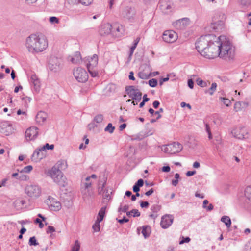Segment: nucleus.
Returning <instances> with one entry per match:
<instances>
[{
  "label": "nucleus",
  "instance_id": "1",
  "mask_svg": "<svg viewBox=\"0 0 251 251\" xmlns=\"http://www.w3.org/2000/svg\"><path fill=\"white\" fill-rule=\"evenodd\" d=\"M224 36H220L214 42L210 41L203 56L213 59L219 56L225 60L232 59L234 56V49L228 40H223Z\"/></svg>",
  "mask_w": 251,
  "mask_h": 251
},
{
  "label": "nucleus",
  "instance_id": "2",
  "mask_svg": "<svg viewBox=\"0 0 251 251\" xmlns=\"http://www.w3.org/2000/svg\"><path fill=\"white\" fill-rule=\"evenodd\" d=\"M48 41L43 35L31 34L26 40V47L28 51L33 53L44 51L48 47Z\"/></svg>",
  "mask_w": 251,
  "mask_h": 251
},
{
  "label": "nucleus",
  "instance_id": "3",
  "mask_svg": "<svg viewBox=\"0 0 251 251\" xmlns=\"http://www.w3.org/2000/svg\"><path fill=\"white\" fill-rule=\"evenodd\" d=\"M47 175L59 186L64 187L67 185L66 177L58 168L55 167H52L51 169L49 170Z\"/></svg>",
  "mask_w": 251,
  "mask_h": 251
},
{
  "label": "nucleus",
  "instance_id": "4",
  "mask_svg": "<svg viewBox=\"0 0 251 251\" xmlns=\"http://www.w3.org/2000/svg\"><path fill=\"white\" fill-rule=\"evenodd\" d=\"M209 35L201 36L196 43V49L203 56V53L207 50V47L211 41Z\"/></svg>",
  "mask_w": 251,
  "mask_h": 251
},
{
  "label": "nucleus",
  "instance_id": "5",
  "mask_svg": "<svg viewBox=\"0 0 251 251\" xmlns=\"http://www.w3.org/2000/svg\"><path fill=\"white\" fill-rule=\"evenodd\" d=\"M136 11L135 8L129 6L123 7L120 11V16L128 20H133L136 16Z\"/></svg>",
  "mask_w": 251,
  "mask_h": 251
},
{
  "label": "nucleus",
  "instance_id": "6",
  "mask_svg": "<svg viewBox=\"0 0 251 251\" xmlns=\"http://www.w3.org/2000/svg\"><path fill=\"white\" fill-rule=\"evenodd\" d=\"M126 92L133 100L139 102L142 99V93L134 86H127L126 87Z\"/></svg>",
  "mask_w": 251,
  "mask_h": 251
},
{
  "label": "nucleus",
  "instance_id": "7",
  "mask_svg": "<svg viewBox=\"0 0 251 251\" xmlns=\"http://www.w3.org/2000/svg\"><path fill=\"white\" fill-rule=\"evenodd\" d=\"M73 75L76 80L79 82H85L88 78L87 72L82 68H77L74 69Z\"/></svg>",
  "mask_w": 251,
  "mask_h": 251
},
{
  "label": "nucleus",
  "instance_id": "8",
  "mask_svg": "<svg viewBox=\"0 0 251 251\" xmlns=\"http://www.w3.org/2000/svg\"><path fill=\"white\" fill-rule=\"evenodd\" d=\"M183 149L182 145L178 142H173L165 146L163 149L165 152L175 154L179 152Z\"/></svg>",
  "mask_w": 251,
  "mask_h": 251
},
{
  "label": "nucleus",
  "instance_id": "9",
  "mask_svg": "<svg viewBox=\"0 0 251 251\" xmlns=\"http://www.w3.org/2000/svg\"><path fill=\"white\" fill-rule=\"evenodd\" d=\"M25 192L30 197H38L41 193V188L36 185H30L26 187Z\"/></svg>",
  "mask_w": 251,
  "mask_h": 251
},
{
  "label": "nucleus",
  "instance_id": "10",
  "mask_svg": "<svg viewBox=\"0 0 251 251\" xmlns=\"http://www.w3.org/2000/svg\"><path fill=\"white\" fill-rule=\"evenodd\" d=\"M178 36L176 32L173 30L165 31L162 36L163 40L167 43H173L177 39Z\"/></svg>",
  "mask_w": 251,
  "mask_h": 251
},
{
  "label": "nucleus",
  "instance_id": "11",
  "mask_svg": "<svg viewBox=\"0 0 251 251\" xmlns=\"http://www.w3.org/2000/svg\"><path fill=\"white\" fill-rule=\"evenodd\" d=\"M47 203L51 210L58 211L61 208V203L52 197H49Z\"/></svg>",
  "mask_w": 251,
  "mask_h": 251
},
{
  "label": "nucleus",
  "instance_id": "12",
  "mask_svg": "<svg viewBox=\"0 0 251 251\" xmlns=\"http://www.w3.org/2000/svg\"><path fill=\"white\" fill-rule=\"evenodd\" d=\"M219 18L220 20H217L215 23H211V27L215 31L222 29L224 27L226 16L225 14H221L219 15Z\"/></svg>",
  "mask_w": 251,
  "mask_h": 251
},
{
  "label": "nucleus",
  "instance_id": "13",
  "mask_svg": "<svg viewBox=\"0 0 251 251\" xmlns=\"http://www.w3.org/2000/svg\"><path fill=\"white\" fill-rule=\"evenodd\" d=\"M38 128L35 126L28 128L25 132L26 139L28 141L35 140L38 135Z\"/></svg>",
  "mask_w": 251,
  "mask_h": 251
},
{
  "label": "nucleus",
  "instance_id": "14",
  "mask_svg": "<svg viewBox=\"0 0 251 251\" xmlns=\"http://www.w3.org/2000/svg\"><path fill=\"white\" fill-rule=\"evenodd\" d=\"M61 59L55 57L50 58L49 62V69L54 72L59 70L61 65Z\"/></svg>",
  "mask_w": 251,
  "mask_h": 251
},
{
  "label": "nucleus",
  "instance_id": "15",
  "mask_svg": "<svg viewBox=\"0 0 251 251\" xmlns=\"http://www.w3.org/2000/svg\"><path fill=\"white\" fill-rule=\"evenodd\" d=\"M12 127L11 124L7 121H4L0 123V132L6 135L12 132Z\"/></svg>",
  "mask_w": 251,
  "mask_h": 251
},
{
  "label": "nucleus",
  "instance_id": "16",
  "mask_svg": "<svg viewBox=\"0 0 251 251\" xmlns=\"http://www.w3.org/2000/svg\"><path fill=\"white\" fill-rule=\"evenodd\" d=\"M233 136L239 139H243L245 138L247 132L244 127H237L231 131Z\"/></svg>",
  "mask_w": 251,
  "mask_h": 251
},
{
  "label": "nucleus",
  "instance_id": "17",
  "mask_svg": "<svg viewBox=\"0 0 251 251\" xmlns=\"http://www.w3.org/2000/svg\"><path fill=\"white\" fill-rule=\"evenodd\" d=\"M173 217L171 215H166L161 218L160 225L161 227L166 229L169 227L172 224Z\"/></svg>",
  "mask_w": 251,
  "mask_h": 251
},
{
  "label": "nucleus",
  "instance_id": "18",
  "mask_svg": "<svg viewBox=\"0 0 251 251\" xmlns=\"http://www.w3.org/2000/svg\"><path fill=\"white\" fill-rule=\"evenodd\" d=\"M188 22L189 19L187 18H184L174 22L173 23V25L176 29H182L188 24Z\"/></svg>",
  "mask_w": 251,
  "mask_h": 251
},
{
  "label": "nucleus",
  "instance_id": "19",
  "mask_svg": "<svg viewBox=\"0 0 251 251\" xmlns=\"http://www.w3.org/2000/svg\"><path fill=\"white\" fill-rule=\"evenodd\" d=\"M100 34L101 36H105L112 32V25L109 23L102 25L99 29Z\"/></svg>",
  "mask_w": 251,
  "mask_h": 251
},
{
  "label": "nucleus",
  "instance_id": "20",
  "mask_svg": "<svg viewBox=\"0 0 251 251\" xmlns=\"http://www.w3.org/2000/svg\"><path fill=\"white\" fill-rule=\"evenodd\" d=\"M86 66L87 69L90 67L94 68L97 66L98 62V57L97 54H94L92 57L88 56L86 58Z\"/></svg>",
  "mask_w": 251,
  "mask_h": 251
},
{
  "label": "nucleus",
  "instance_id": "21",
  "mask_svg": "<svg viewBox=\"0 0 251 251\" xmlns=\"http://www.w3.org/2000/svg\"><path fill=\"white\" fill-rule=\"evenodd\" d=\"M30 81L34 86L35 91L38 92L40 88V81L35 75H32L31 76Z\"/></svg>",
  "mask_w": 251,
  "mask_h": 251
},
{
  "label": "nucleus",
  "instance_id": "22",
  "mask_svg": "<svg viewBox=\"0 0 251 251\" xmlns=\"http://www.w3.org/2000/svg\"><path fill=\"white\" fill-rule=\"evenodd\" d=\"M46 151L41 150V148L38 150L35 151L32 155V159L35 160L36 161L41 160L46 156Z\"/></svg>",
  "mask_w": 251,
  "mask_h": 251
},
{
  "label": "nucleus",
  "instance_id": "23",
  "mask_svg": "<svg viewBox=\"0 0 251 251\" xmlns=\"http://www.w3.org/2000/svg\"><path fill=\"white\" fill-rule=\"evenodd\" d=\"M47 118V114L43 111H39L36 115V121L39 124H42Z\"/></svg>",
  "mask_w": 251,
  "mask_h": 251
},
{
  "label": "nucleus",
  "instance_id": "24",
  "mask_svg": "<svg viewBox=\"0 0 251 251\" xmlns=\"http://www.w3.org/2000/svg\"><path fill=\"white\" fill-rule=\"evenodd\" d=\"M115 29L117 32V33L116 34V36L118 37L121 36L124 31L123 26L118 24H115L113 25H112V30H112V32L113 33Z\"/></svg>",
  "mask_w": 251,
  "mask_h": 251
},
{
  "label": "nucleus",
  "instance_id": "25",
  "mask_svg": "<svg viewBox=\"0 0 251 251\" xmlns=\"http://www.w3.org/2000/svg\"><path fill=\"white\" fill-rule=\"evenodd\" d=\"M104 195L103 196V200L102 202L103 203H107L108 201L111 199L110 195L112 193V189H107L104 191Z\"/></svg>",
  "mask_w": 251,
  "mask_h": 251
},
{
  "label": "nucleus",
  "instance_id": "26",
  "mask_svg": "<svg viewBox=\"0 0 251 251\" xmlns=\"http://www.w3.org/2000/svg\"><path fill=\"white\" fill-rule=\"evenodd\" d=\"M159 7L162 11L165 14H168L170 11L171 6L167 4L160 3Z\"/></svg>",
  "mask_w": 251,
  "mask_h": 251
},
{
  "label": "nucleus",
  "instance_id": "27",
  "mask_svg": "<svg viewBox=\"0 0 251 251\" xmlns=\"http://www.w3.org/2000/svg\"><path fill=\"white\" fill-rule=\"evenodd\" d=\"M105 209H106L105 206H103L100 208V211L99 212L97 220L100 221V222L102 221V220L104 217V215H105Z\"/></svg>",
  "mask_w": 251,
  "mask_h": 251
},
{
  "label": "nucleus",
  "instance_id": "28",
  "mask_svg": "<svg viewBox=\"0 0 251 251\" xmlns=\"http://www.w3.org/2000/svg\"><path fill=\"white\" fill-rule=\"evenodd\" d=\"M221 221L225 224L227 228L231 226V221L230 218L228 216H223L221 218Z\"/></svg>",
  "mask_w": 251,
  "mask_h": 251
},
{
  "label": "nucleus",
  "instance_id": "29",
  "mask_svg": "<svg viewBox=\"0 0 251 251\" xmlns=\"http://www.w3.org/2000/svg\"><path fill=\"white\" fill-rule=\"evenodd\" d=\"M142 233L145 238L149 237L150 234V229L149 226H145L142 227Z\"/></svg>",
  "mask_w": 251,
  "mask_h": 251
},
{
  "label": "nucleus",
  "instance_id": "30",
  "mask_svg": "<svg viewBox=\"0 0 251 251\" xmlns=\"http://www.w3.org/2000/svg\"><path fill=\"white\" fill-rule=\"evenodd\" d=\"M81 60L80 53L79 52H75V54L74 57H72L71 61L74 64L79 63Z\"/></svg>",
  "mask_w": 251,
  "mask_h": 251
},
{
  "label": "nucleus",
  "instance_id": "31",
  "mask_svg": "<svg viewBox=\"0 0 251 251\" xmlns=\"http://www.w3.org/2000/svg\"><path fill=\"white\" fill-rule=\"evenodd\" d=\"M196 82H197V84L198 85H199L201 87H206V86H207L208 84H210V82L209 81H207V82L204 81L201 78H198L196 80Z\"/></svg>",
  "mask_w": 251,
  "mask_h": 251
},
{
  "label": "nucleus",
  "instance_id": "32",
  "mask_svg": "<svg viewBox=\"0 0 251 251\" xmlns=\"http://www.w3.org/2000/svg\"><path fill=\"white\" fill-rule=\"evenodd\" d=\"M245 197L251 201V186H248L245 190Z\"/></svg>",
  "mask_w": 251,
  "mask_h": 251
},
{
  "label": "nucleus",
  "instance_id": "33",
  "mask_svg": "<svg viewBox=\"0 0 251 251\" xmlns=\"http://www.w3.org/2000/svg\"><path fill=\"white\" fill-rule=\"evenodd\" d=\"M115 129V127L112 126L111 123H109L105 128V131L112 133Z\"/></svg>",
  "mask_w": 251,
  "mask_h": 251
},
{
  "label": "nucleus",
  "instance_id": "34",
  "mask_svg": "<svg viewBox=\"0 0 251 251\" xmlns=\"http://www.w3.org/2000/svg\"><path fill=\"white\" fill-rule=\"evenodd\" d=\"M28 244L30 246H37L39 244L35 236L31 237L29 239Z\"/></svg>",
  "mask_w": 251,
  "mask_h": 251
},
{
  "label": "nucleus",
  "instance_id": "35",
  "mask_svg": "<svg viewBox=\"0 0 251 251\" xmlns=\"http://www.w3.org/2000/svg\"><path fill=\"white\" fill-rule=\"evenodd\" d=\"M100 222L96 220L94 224L92 226V228L95 232H98L100 230Z\"/></svg>",
  "mask_w": 251,
  "mask_h": 251
},
{
  "label": "nucleus",
  "instance_id": "36",
  "mask_svg": "<svg viewBox=\"0 0 251 251\" xmlns=\"http://www.w3.org/2000/svg\"><path fill=\"white\" fill-rule=\"evenodd\" d=\"M103 115L101 114H98L95 117L93 121L95 123L99 124L101 123L103 121Z\"/></svg>",
  "mask_w": 251,
  "mask_h": 251
},
{
  "label": "nucleus",
  "instance_id": "37",
  "mask_svg": "<svg viewBox=\"0 0 251 251\" xmlns=\"http://www.w3.org/2000/svg\"><path fill=\"white\" fill-rule=\"evenodd\" d=\"M25 203V201L24 200H17L15 202L14 204L15 206H19L21 208L22 206H24Z\"/></svg>",
  "mask_w": 251,
  "mask_h": 251
},
{
  "label": "nucleus",
  "instance_id": "38",
  "mask_svg": "<svg viewBox=\"0 0 251 251\" xmlns=\"http://www.w3.org/2000/svg\"><path fill=\"white\" fill-rule=\"evenodd\" d=\"M221 14H224L220 12H216L212 17V23H215L217 20L218 21L219 20H220V18H219V15H220Z\"/></svg>",
  "mask_w": 251,
  "mask_h": 251
},
{
  "label": "nucleus",
  "instance_id": "39",
  "mask_svg": "<svg viewBox=\"0 0 251 251\" xmlns=\"http://www.w3.org/2000/svg\"><path fill=\"white\" fill-rule=\"evenodd\" d=\"M161 209V206L157 204H154L151 207V210L153 213H157Z\"/></svg>",
  "mask_w": 251,
  "mask_h": 251
},
{
  "label": "nucleus",
  "instance_id": "40",
  "mask_svg": "<svg viewBox=\"0 0 251 251\" xmlns=\"http://www.w3.org/2000/svg\"><path fill=\"white\" fill-rule=\"evenodd\" d=\"M217 84L216 83H212L211 87L208 90V93L210 95H212L214 92L216 91L217 88Z\"/></svg>",
  "mask_w": 251,
  "mask_h": 251
},
{
  "label": "nucleus",
  "instance_id": "41",
  "mask_svg": "<svg viewBox=\"0 0 251 251\" xmlns=\"http://www.w3.org/2000/svg\"><path fill=\"white\" fill-rule=\"evenodd\" d=\"M54 145H50L48 143H46L43 147L41 148V150L46 151V150H53L54 149Z\"/></svg>",
  "mask_w": 251,
  "mask_h": 251
},
{
  "label": "nucleus",
  "instance_id": "42",
  "mask_svg": "<svg viewBox=\"0 0 251 251\" xmlns=\"http://www.w3.org/2000/svg\"><path fill=\"white\" fill-rule=\"evenodd\" d=\"M148 84L150 85V86L151 87H155L157 85V81L156 79L152 78L150 79L148 81Z\"/></svg>",
  "mask_w": 251,
  "mask_h": 251
},
{
  "label": "nucleus",
  "instance_id": "43",
  "mask_svg": "<svg viewBox=\"0 0 251 251\" xmlns=\"http://www.w3.org/2000/svg\"><path fill=\"white\" fill-rule=\"evenodd\" d=\"M220 100L221 101H222L225 105H226V106H229L231 104V101L230 100L228 99L220 97Z\"/></svg>",
  "mask_w": 251,
  "mask_h": 251
},
{
  "label": "nucleus",
  "instance_id": "44",
  "mask_svg": "<svg viewBox=\"0 0 251 251\" xmlns=\"http://www.w3.org/2000/svg\"><path fill=\"white\" fill-rule=\"evenodd\" d=\"M80 249V244L78 240L75 241L74 246L72 248V251H79Z\"/></svg>",
  "mask_w": 251,
  "mask_h": 251
},
{
  "label": "nucleus",
  "instance_id": "45",
  "mask_svg": "<svg viewBox=\"0 0 251 251\" xmlns=\"http://www.w3.org/2000/svg\"><path fill=\"white\" fill-rule=\"evenodd\" d=\"M32 169L33 167L31 165H28L23 168V169L21 170V172L29 173L32 171Z\"/></svg>",
  "mask_w": 251,
  "mask_h": 251
},
{
  "label": "nucleus",
  "instance_id": "46",
  "mask_svg": "<svg viewBox=\"0 0 251 251\" xmlns=\"http://www.w3.org/2000/svg\"><path fill=\"white\" fill-rule=\"evenodd\" d=\"M49 22L52 24H58L59 23V19L55 16L50 17L49 18Z\"/></svg>",
  "mask_w": 251,
  "mask_h": 251
},
{
  "label": "nucleus",
  "instance_id": "47",
  "mask_svg": "<svg viewBox=\"0 0 251 251\" xmlns=\"http://www.w3.org/2000/svg\"><path fill=\"white\" fill-rule=\"evenodd\" d=\"M93 0H79V3H80L85 6L89 5L92 3Z\"/></svg>",
  "mask_w": 251,
  "mask_h": 251
},
{
  "label": "nucleus",
  "instance_id": "48",
  "mask_svg": "<svg viewBox=\"0 0 251 251\" xmlns=\"http://www.w3.org/2000/svg\"><path fill=\"white\" fill-rule=\"evenodd\" d=\"M94 68L90 67L89 69H88V70L92 77H96L98 75V72L94 70Z\"/></svg>",
  "mask_w": 251,
  "mask_h": 251
},
{
  "label": "nucleus",
  "instance_id": "49",
  "mask_svg": "<svg viewBox=\"0 0 251 251\" xmlns=\"http://www.w3.org/2000/svg\"><path fill=\"white\" fill-rule=\"evenodd\" d=\"M205 130L208 134V138L211 139L212 138V135L210 127L207 124H205Z\"/></svg>",
  "mask_w": 251,
  "mask_h": 251
},
{
  "label": "nucleus",
  "instance_id": "50",
  "mask_svg": "<svg viewBox=\"0 0 251 251\" xmlns=\"http://www.w3.org/2000/svg\"><path fill=\"white\" fill-rule=\"evenodd\" d=\"M242 103L241 102H236L234 104V109L236 110V111H239L241 109V106H242Z\"/></svg>",
  "mask_w": 251,
  "mask_h": 251
},
{
  "label": "nucleus",
  "instance_id": "51",
  "mask_svg": "<svg viewBox=\"0 0 251 251\" xmlns=\"http://www.w3.org/2000/svg\"><path fill=\"white\" fill-rule=\"evenodd\" d=\"M128 208H129L128 205H125L123 208L121 207H119L118 212H120L121 211H122L123 212H127Z\"/></svg>",
  "mask_w": 251,
  "mask_h": 251
},
{
  "label": "nucleus",
  "instance_id": "52",
  "mask_svg": "<svg viewBox=\"0 0 251 251\" xmlns=\"http://www.w3.org/2000/svg\"><path fill=\"white\" fill-rule=\"evenodd\" d=\"M88 127L89 130H92L94 129L95 127H97V125L93 121L92 122H91L90 124L88 125Z\"/></svg>",
  "mask_w": 251,
  "mask_h": 251
},
{
  "label": "nucleus",
  "instance_id": "53",
  "mask_svg": "<svg viewBox=\"0 0 251 251\" xmlns=\"http://www.w3.org/2000/svg\"><path fill=\"white\" fill-rule=\"evenodd\" d=\"M140 206L142 208H148L149 206V203L148 201H142L140 202Z\"/></svg>",
  "mask_w": 251,
  "mask_h": 251
},
{
  "label": "nucleus",
  "instance_id": "54",
  "mask_svg": "<svg viewBox=\"0 0 251 251\" xmlns=\"http://www.w3.org/2000/svg\"><path fill=\"white\" fill-rule=\"evenodd\" d=\"M182 239L179 242V244H183L185 243H188L190 241V238L189 237H182Z\"/></svg>",
  "mask_w": 251,
  "mask_h": 251
},
{
  "label": "nucleus",
  "instance_id": "55",
  "mask_svg": "<svg viewBox=\"0 0 251 251\" xmlns=\"http://www.w3.org/2000/svg\"><path fill=\"white\" fill-rule=\"evenodd\" d=\"M138 75L139 77L142 79H147L149 77L146 74L143 72H140L138 74Z\"/></svg>",
  "mask_w": 251,
  "mask_h": 251
},
{
  "label": "nucleus",
  "instance_id": "56",
  "mask_svg": "<svg viewBox=\"0 0 251 251\" xmlns=\"http://www.w3.org/2000/svg\"><path fill=\"white\" fill-rule=\"evenodd\" d=\"M55 231V228L53 226H49L47 229V233H51Z\"/></svg>",
  "mask_w": 251,
  "mask_h": 251
},
{
  "label": "nucleus",
  "instance_id": "57",
  "mask_svg": "<svg viewBox=\"0 0 251 251\" xmlns=\"http://www.w3.org/2000/svg\"><path fill=\"white\" fill-rule=\"evenodd\" d=\"M240 3L244 6H247L250 4L251 0H240Z\"/></svg>",
  "mask_w": 251,
  "mask_h": 251
},
{
  "label": "nucleus",
  "instance_id": "58",
  "mask_svg": "<svg viewBox=\"0 0 251 251\" xmlns=\"http://www.w3.org/2000/svg\"><path fill=\"white\" fill-rule=\"evenodd\" d=\"M105 183H106V180H104V182H103V183L102 184V186L100 187V186L98 188V193H99V194H101L102 193L103 190V188L104 187Z\"/></svg>",
  "mask_w": 251,
  "mask_h": 251
},
{
  "label": "nucleus",
  "instance_id": "59",
  "mask_svg": "<svg viewBox=\"0 0 251 251\" xmlns=\"http://www.w3.org/2000/svg\"><path fill=\"white\" fill-rule=\"evenodd\" d=\"M245 251H251V239L246 244Z\"/></svg>",
  "mask_w": 251,
  "mask_h": 251
},
{
  "label": "nucleus",
  "instance_id": "60",
  "mask_svg": "<svg viewBox=\"0 0 251 251\" xmlns=\"http://www.w3.org/2000/svg\"><path fill=\"white\" fill-rule=\"evenodd\" d=\"M132 213H133V216L134 217H139L140 215V212H139V211L137 209H132Z\"/></svg>",
  "mask_w": 251,
  "mask_h": 251
},
{
  "label": "nucleus",
  "instance_id": "61",
  "mask_svg": "<svg viewBox=\"0 0 251 251\" xmlns=\"http://www.w3.org/2000/svg\"><path fill=\"white\" fill-rule=\"evenodd\" d=\"M137 186H138L139 188L143 186L144 185V181L142 179H139L136 183L135 184Z\"/></svg>",
  "mask_w": 251,
  "mask_h": 251
},
{
  "label": "nucleus",
  "instance_id": "62",
  "mask_svg": "<svg viewBox=\"0 0 251 251\" xmlns=\"http://www.w3.org/2000/svg\"><path fill=\"white\" fill-rule=\"evenodd\" d=\"M129 221V219L126 218V217H124L123 219H119L118 220V222L120 223V224H124L125 223H127Z\"/></svg>",
  "mask_w": 251,
  "mask_h": 251
},
{
  "label": "nucleus",
  "instance_id": "63",
  "mask_svg": "<svg viewBox=\"0 0 251 251\" xmlns=\"http://www.w3.org/2000/svg\"><path fill=\"white\" fill-rule=\"evenodd\" d=\"M164 111L163 109L162 108H160L158 111H155V114L157 115L158 116L156 118V119H159L161 117V115L160 114V113L163 112Z\"/></svg>",
  "mask_w": 251,
  "mask_h": 251
},
{
  "label": "nucleus",
  "instance_id": "64",
  "mask_svg": "<svg viewBox=\"0 0 251 251\" xmlns=\"http://www.w3.org/2000/svg\"><path fill=\"white\" fill-rule=\"evenodd\" d=\"M188 86L190 89H193L194 87V82L192 79L188 80Z\"/></svg>",
  "mask_w": 251,
  "mask_h": 251
}]
</instances>
